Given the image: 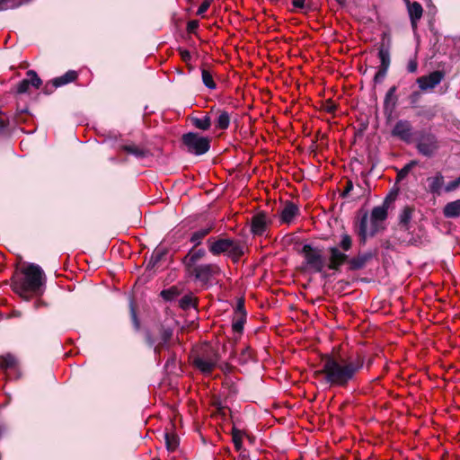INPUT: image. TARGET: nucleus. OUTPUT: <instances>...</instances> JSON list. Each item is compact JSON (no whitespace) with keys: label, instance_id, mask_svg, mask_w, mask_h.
Returning a JSON list of instances; mask_svg holds the SVG:
<instances>
[{"label":"nucleus","instance_id":"nucleus-1","mask_svg":"<svg viewBox=\"0 0 460 460\" xmlns=\"http://www.w3.org/2000/svg\"><path fill=\"white\" fill-rule=\"evenodd\" d=\"M318 358L322 362L318 376L321 375L323 382L330 387L346 388L356 380L364 366L363 357L342 358L339 347H333L331 352H318Z\"/></svg>","mask_w":460,"mask_h":460},{"label":"nucleus","instance_id":"nucleus-2","mask_svg":"<svg viewBox=\"0 0 460 460\" xmlns=\"http://www.w3.org/2000/svg\"><path fill=\"white\" fill-rule=\"evenodd\" d=\"M392 200L391 196H388L384 200L381 206L374 207L370 214V227L367 229L368 213L362 212L360 217L355 221L354 228L355 233L358 235L360 245H365L367 236L374 237L379 232L385 229V221L388 217L389 202Z\"/></svg>","mask_w":460,"mask_h":460},{"label":"nucleus","instance_id":"nucleus-3","mask_svg":"<svg viewBox=\"0 0 460 460\" xmlns=\"http://www.w3.org/2000/svg\"><path fill=\"white\" fill-rule=\"evenodd\" d=\"M329 262L328 268L330 270L340 271L341 267L347 263V270L349 271H357L364 269L375 256L373 252H358L356 256L349 258L346 253L341 252L338 247H330L329 249Z\"/></svg>","mask_w":460,"mask_h":460},{"label":"nucleus","instance_id":"nucleus-4","mask_svg":"<svg viewBox=\"0 0 460 460\" xmlns=\"http://www.w3.org/2000/svg\"><path fill=\"white\" fill-rule=\"evenodd\" d=\"M23 279L15 281L13 290L22 297L28 299L27 293H37L44 282V272L36 264H30L22 270Z\"/></svg>","mask_w":460,"mask_h":460},{"label":"nucleus","instance_id":"nucleus-5","mask_svg":"<svg viewBox=\"0 0 460 460\" xmlns=\"http://www.w3.org/2000/svg\"><path fill=\"white\" fill-rule=\"evenodd\" d=\"M438 148L439 144L435 134L425 129L419 131L416 140V149L419 154L426 157H432Z\"/></svg>","mask_w":460,"mask_h":460},{"label":"nucleus","instance_id":"nucleus-6","mask_svg":"<svg viewBox=\"0 0 460 460\" xmlns=\"http://www.w3.org/2000/svg\"><path fill=\"white\" fill-rule=\"evenodd\" d=\"M182 141L189 152L198 155L207 153L210 147L208 138L201 137L197 133L183 135Z\"/></svg>","mask_w":460,"mask_h":460},{"label":"nucleus","instance_id":"nucleus-7","mask_svg":"<svg viewBox=\"0 0 460 460\" xmlns=\"http://www.w3.org/2000/svg\"><path fill=\"white\" fill-rule=\"evenodd\" d=\"M304 261L300 266L302 273L306 277L316 272V250L310 244H304L301 251Z\"/></svg>","mask_w":460,"mask_h":460},{"label":"nucleus","instance_id":"nucleus-8","mask_svg":"<svg viewBox=\"0 0 460 460\" xmlns=\"http://www.w3.org/2000/svg\"><path fill=\"white\" fill-rule=\"evenodd\" d=\"M189 275L192 276L196 281L206 284L212 276L219 273V267L216 264H199L192 269L186 270Z\"/></svg>","mask_w":460,"mask_h":460},{"label":"nucleus","instance_id":"nucleus-9","mask_svg":"<svg viewBox=\"0 0 460 460\" xmlns=\"http://www.w3.org/2000/svg\"><path fill=\"white\" fill-rule=\"evenodd\" d=\"M172 335V331L169 328H160L155 333L147 336V342L155 348V352L166 348Z\"/></svg>","mask_w":460,"mask_h":460},{"label":"nucleus","instance_id":"nucleus-10","mask_svg":"<svg viewBox=\"0 0 460 460\" xmlns=\"http://www.w3.org/2000/svg\"><path fill=\"white\" fill-rule=\"evenodd\" d=\"M445 77V72L442 70H436L427 75H422L417 78L416 82L420 89L423 92L432 90L438 85Z\"/></svg>","mask_w":460,"mask_h":460},{"label":"nucleus","instance_id":"nucleus-11","mask_svg":"<svg viewBox=\"0 0 460 460\" xmlns=\"http://www.w3.org/2000/svg\"><path fill=\"white\" fill-rule=\"evenodd\" d=\"M412 130L413 127L411 121L399 119L394 126L391 135L405 143H410L412 138Z\"/></svg>","mask_w":460,"mask_h":460},{"label":"nucleus","instance_id":"nucleus-12","mask_svg":"<svg viewBox=\"0 0 460 460\" xmlns=\"http://www.w3.org/2000/svg\"><path fill=\"white\" fill-rule=\"evenodd\" d=\"M218 361V358L217 354H212L210 356H200L197 357L194 359V365L197 368H199L201 372L205 374H209L215 368Z\"/></svg>","mask_w":460,"mask_h":460},{"label":"nucleus","instance_id":"nucleus-13","mask_svg":"<svg viewBox=\"0 0 460 460\" xmlns=\"http://www.w3.org/2000/svg\"><path fill=\"white\" fill-rule=\"evenodd\" d=\"M206 255V251L203 248L195 249L194 247L189 251L183 258L182 262L186 270L198 266V262L202 260Z\"/></svg>","mask_w":460,"mask_h":460},{"label":"nucleus","instance_id":"nucleus-14","mask_svg":"<svg viewBox=\"0 0 460 460\" xmlns=\"http://www.w3.org/2000/svg\"><path fill=\"white\" fill-rule=\"evenodd\" d=\"M298 213L299 208L296 204L287 202L280 210L279 219L281 223L289 225L294 222Z\"/></svg>","mask_w":460,"mask_h":460},{"label":"nucleus","instance_id":"nucleus-15","mask_svg":"<svg viewBox=\"0 0 460 460\" xmlns=\"http://www.w3.org/2000/svg\"><path fill=\"white\" fill-rule=\"evenodd\" d=\"M268 227V217L263 212L257 213L252 217L251 231L253 234L261 235Z\"/></svg>","mask_w":460,"mask_h":460},{"label":"nucleus","instance_id":"nucleus-16","mask_svg":"<svg viewBox=\"0 0 460 460\" xmlns=\"http://www.w3.org/2000/svg\"><path fill=\"white\" fill-rule=\"evenodd\" d=\"M231 240L228 238H222L217 240L208 239L207 243L208 246V251L213 255H219L221 253H227V251L230 249Z\"/></svg>","mask_w":460,"mask_h":460},{"label":"nucleus","instance_id":"nucleus-17","mask_svg":"<svg viewBox=\"0 0 460 460\" xmlns=\"http://www.w3.org/2000/svg\"><path fill=\"white\" fill-rule=\"evenodd\" d=\"M397 86H391L385 93L384 100V112L391 116L395 110L398 102V96L396 95Z\"/></svg>","mask_w":460,"mask_h":460},{"label":"nucleus","instance_id":"nucleus-18","mask_svg":"<svg viewBox=\"0 0 460 460\" xmlns=\"http://www.w3.org/2000/svg\"><path fill=\"white\" fill-rule=\"evenodd\" d=\"M407 10L412 29L417 28L418 22L423 14L422 5L419 2L411 3L410 0H405Z\"/></svg>","mask_w":460,"mask_h":460},{"label":"nucleus","instance_id":"nucleus-19","mask_svg":"<svg viewBox=\"0 0 460 460\" xmlns=\"http://www.w3.org/2000/svg\"><path fill=\"white\" fill-rule=\"evenodd\" d=\"M413 208L406 206L399 215V226L403 232L410 233V222L412 217Z\"/></svg>","mask_w":460,"mask_h":460},{"label":"nucleus","instance_id":"nucleus-20","mask_svg":"<svg viewBox=\"0 0 460 460\" xmlns=\"http://www.w3.org/2000/svg\"><path fill=\"white\" fill-rule=\"evenodd\" d=\"M443 215L446 218H456L460 216V199L447 203L443 208Z\"/></svg>","mask_w":460,"mask_h":460},{"label":"nucleus","instance_id":"nucleus-21","mask_svg":"<svg viewBox=\"0 0 460 460\" xmlns=\"http://www.w3.org/2000/svg\"><path fill=\"white\" fill-rule=\"evenodd\" d=\"M378 58L380 59V67L389 69L391 64L390 47L384 42L378 47Z\"/></svg>","mask_w":460,"mask_h":460},{"label":"nucleus","instance_id":"nucleus-22","mask_svg":"<svg viewBox=\"0 0 460 460\" xmlns=\"http://www.w3.org/2000/svg\"><path fill=\"white\" fill-rule=\"evenodd\" d=\"M429 190L431 193L439 195L444 184V176L441 172H438L434 177H429Z\"/></svg>","mask_w":460,"mask_h":460},{"label":"nucleus","instance_id":"nucleus-23","mask_svg":"<svg viewBox=\"0 0 460 460\" xmlns=\"http://www.w3.org/2000/svg\"><path fill=\"white\" fill-rule=\"evenodd\" d=\"M213 226H208L200 228L197 231H195L190 239V241L194 244V247L199 245L203 239L211 232Z\"/></svg>","mask_w":460,"mask_h":460},{"label":"nucleus","instance_id":"nucleus-24","mask_svg":"<svg viewBox=\"0 0 460 460\" xmlns=\"http://www.w3.org/2000/svg\"><path fill=\"white\" fill-rule=\"evenodd\" d=\"M17 359L12 354H6L0 357V368L3 370L15 369L17 367Z\"/></svg>","mask_w":460,"mask_h":460},{"label":"nucleus","instance_id":"nucleus-25","mask_svg":"<svg viewBox=\"0 0 460 460\" xmlns=\"http://www.w3.org/2000/svg\"><path fill=\"white\" fill-rule=\"evenodd\" d=\"M77 73L75 71H68L62 76L57 77L53 80V85L55 87H59L65 85L70 82H73L76 79Z\"/></svg>","mask_w":460,"mask_h":460},{"label":"nucleus","instance_id":"nucleus-26","mask_svg":"<svg viewBox=\"0 0 460 460\" xmlns=\"http://www.w3.org/2000/svg\"><path fill=\"white\" fill-rule=\"evenodd\" d=\"M230 114L226 111H218L216 119V127L220 129H226L230 124Z\"/></svg>","mask_w":460,"mask_h":460},{"label":"nucleus","instance_id":"nucleus-27","mask_svg":"<svg viewBox=\"0 0 460 460\" xmlns=\"http://www.w3.org/2000/svg\"><path fill=\"white\" fill-rule=\"evenodd\" d=\"M201 78L205 86L209 90H215L217 88V84L214 81V74L210 70L203 67L201 69Z\"/></svg>","mask_w":460,"mask_h":460},{"label":"nucleus","instance_id":"nucleus-28","mask_svg":"<svg viewBox=\"0 0 460 460\" xmlns=\"http://www.w3.org/2000/svg\"><path fill=\"white\" fill-rule=\"evenodd\" d=\"M243 245L232 239L230 249L227 251V253L234 260H238L243 254Z\"/></svg>","mask_w":460,"mask_h":460},{"label":"nucleus","instance_id":"nucleus-29","mask_svg":"<svg viewBox=\"0 0 460 460\" xmlns=\"http://www.w3.org/2000/svg\"><path fill=\"white\" fill-rule=\"evenodd\" d=\"M336 111V104L332 102V98L326 101H318V111H325L327 113H333Z\"/></svg>","mask_w":460,"mask_h":460},{"label":"nucleus","instance_id":"nucleus-30","mask_svg":"<svg viewBox=\"0 0 460 460\" xmlns=\"http://www.w3.org/2000/svg\"><path fill=\"white\" fill-rule=\"evenodd\" d=\"M437 115V111L434 108L431 107H421L417 112V117L424 118L428 120L433 119Z\"/></svg>","mask_w":460,"mask_h":460},{"label":"nucleus","instance_id":"nucleus-31","mask_svg":"<svg viewBox=\"0 0 460 460\" xmlns=\"http://www.w3.org/2000/svg\"><path fill=\"white\" fill-rule=\"evenodd\" d=\"M418 164V161L411 160L408 164H406L398 172H397V181L403 180L411 172V170Z\"/></svg>","mask_w":460,"mask_h":460},{"label":"nucleus","instance_id":"nucleus-32","mask_svg":"<svg viewBox=\"0 0 460 460\" xmlns=\"http://www.w3.org/2000/svg\"><path fill=\"white\" fill-rule=\"evenodd\" d=\"M193 124L196 128H198L199 129L207 130L211 126V120L208 116H205L200 119H194Z\"/></svg>","mask_w":460,"mask_h":460},{"label":"nucleus","instance_id":"nucleus-33","mask_svg":"<svg viewBox=\"0 0 460 460\" xmlns=\"http://www.w3.org/2000/svg\"><path fill=\"white\" fill-rule=\"evenodd\" d=\"M165 444L168 451H174L178 445H179V439L175 435L172 434H166L165 435Z\"/></svg>","mask_w":460,"mask_h":460},{"label":"nucleus","instance_id":"nucleus-34","mask_svg":"<svg viewBox=\"0 0 460 460\" xmlns=\"http://www.w3.org/2000/svg\"><path fill=\"white\" fill-rule=\"evenodd\" d=\"M243 432L237 429L232 430V440L236 450H240L243 446Z\"/></svg>","mask_w":460,"mask_h":460},{"label":"nucleus","instance_id":"nucleus-35","mask_svg":"<svg viewBox=\"0 0 460 460\" xmlns=\"http://www.w3.org/2000/svg\"><path fill=\"white\" fill-rule=\"evenodd\" d=\"M339 245L340 248L342 249L344 252H348L349 250H350L352 246V239L350 235L348 234H342L341 240Z\"/></svg>","mask_w":460,"mask_h":460},{"label":"nucleus","instance_id":"nucleus-36","mask_svg":"<svg viewBox=\"0 0 460 460\" xmlns=\"http://www.w3.org/2000/svg\"><path fill=\"white\" fill-rule=\"evenodd\" d=\"M27 76L30 81V84H31L35 88H39L40 86L41 80L33 70H29L27 72Z\"/></svg>","mask_w":460,"mask_h":460},{"label":"nucleus","instance_id":"nucleus-37","mask_svg":"<svg viewBox=\"0 0 460 460\" xmlns=\"http://www.w3.org/2000/svg\"><path fill=\"white\" fill-rule=\"evenodd\" d=\"M421 97V93L420 91H413L408 97L411 108L416 109L419 107L418 103Z\"/></svg>","mask_w":460,"mask_h":460},{"label":"nucleus","instance_id":"nucleus-38","mask_svg":"<svg viewBox=\"0 0 460 460\" xmlns=\"http://www.w3.org/2000/svg\"><path fill=\"white\" fill-rule=\"evenodd\" d=\"M399 241L401 243H405L406 245L418 246L419 243H420V238L419 236H411L409 239L406 237H399Z\"/></svg>","mask_w":460,"mask_h":460},{"label":"nucleus","instance_id":"nucleus-39","mask_svg":"<svg viewBox=\"0 0 460 460\" xmlns=\"http://www.w3.org/2000/svg\"><path fill=\"white\" fill-rule=\"evenodd\" d=\"M387 71H388V69L379 66L378 71L376 73V75L374 76V79H373L374 83L375 84L381 83L386 76Z\"/></svg>","mask_w":460,"mask_h":460},{"label":"nucleus","instance_id":"nucleus-40","mask_svg":"<svg viewBox=\"0 0 460 460\" xmlns=\"http://www.w3.org/2000/svg\"><path fill=\"white\" fill-rule=\"evenodd\" d=\"M407 71L409 73L414 74L418 70V61H417V56L414 55L412 58H410L407 64Z\"/></svg>","mask_w":460,"mask_h":460},{"label":"nucleus","instance_id":"nucleus-41","mask_svg":"<svg viewBox=\"0 0 460 460\" xmlns=\"http://www.w3.org/2000/svg\"><path fill=\"white\" fill-rule=\"evenodd\" d=\"M213 0H204L197 11V15L203 16L208 11Z\"/></svg>","mask_w":460,"mask_h":460},{"label":"nucleus","instance_id":"nucleus-42","mask_svg":"<svg viewBox=\"0 0 460 460\" xmlns=\"http://www.w3.org/2000/svg\"><path fill=\"white\" fill-rule=\"evenodd\" d=\"M29 86H30V81L28 78L26 79H23L22 81H21L18 85H17V92L19 93H24L28 91L29 89Z\"/></svg>","mask_w":460,"mask_h":460},{"label":"nucleus","instance_id":"nucleus-43","mask_svg":"<svg viewBox=\"0 0 460 460\" xmlns=\"http://www.w3.org/2000/svg\"><path fill=\"white\" fill-rule=\"evenodd\" d=\"M328 146V139H327V137L326 135H321L320 136V132L318 131V153L320 151H322V149L323 147H327Z\"/></svg>","mask_w":460,"mask_h":460},{"label":"nucleus","instance_id":"nucleus-44","mask_svg":"<svg viewBox=\"0 0 460 460\" xmlns=\"http://www.w3.org/2000/svg\"><path fill=\"white\" fill-rule=\"evenodd\" d=\"M460 186V175L454 181H449L446 187V191H453Z\"/></svg>","mask_w":460,"mask_h":460},{"label":"nucleus","instance_id":"nucleus-45","mask_svg":"<svg viewBox=\"0 0 460 460\" xmlns=\"http://www.w3.org/2000/svg\"><path fill=\"white\" fill-rule=\"evenodd\" d=\"M353 190V182L351 180H347L343 190L341 193L342 198H346L349 193Z\"/></svg>","mask_w":460,"mask_h":460},{"label":"nucleus","instance_id":"nucleus-46","mask_svg":"<svg viewBox=\"0 0 460 460\" xmlns=\"http://www.w3.org/2000/svg\"><path fill=\"white\" fill-rule=\"evenodd\" d=\"M181 57L184 62L190 60V53L188 50H180Z\"/></svg>","mask_w":460,"mask_h":460},{"label":"nucleus","instance_id":"nucleus-47","mask_svg":"<svg viewBox=\"0 0 460 460\" xmlns=\"http://www.w3.org/2000/svg\"><path fill=\"white\" fill-rule=\"evenodd\" d=\"M199 27V22L198 21H190L188 23V31L192 32Z\"/></svg>","mask_w":460,"mask_h":460},{"label":"nucleus","instance_id":"nucleus-48","mask_svg":"<svg viewBox=\"0 0 460 460\" xmlns=\"http://www.w3.org/2000/svg\"><path fill=\"white\" fill-rule=\"evenodd\" d=\"M233 328L236 332H240L243 329V323L242 322H236L233 324Z\"/></svg>","mask_w":460,"mask_h":460},{"label":"nucleus","instance_id":"nucleus-49","mask_svg":"<svg viewBox=\"0 0 460 460\" xmlns=\"http://www.w3.org/2000/svg\"><path fill=\"white\" fill-rule=\"evenodd\" d=\"M305 0H293L292 3L293 5L296 7H302L305 4Z\"/></svg>","mask_w":460,"mask_h":460},{"label":"nucleus","instance_id":"nucleus-50","mask_svg":"<svg viewBox=\"0 0 460 460\" xmlns=\"http://www.w3.org/2000/svg\"><path fill=\"white\" fill-rule=\"evenodd\" d=\"M317 260H318V272H320L322 270V267H323V260L322 256L319 253H318Z\"/></svg>","mask_w":460,"mask_h":460},{"label":"nucleus","instance_id":"nucleus-51","mask_svg":"<svg viewBox=\"0 0 460 460\" xmlns=\"http://www.w3.org/2000/svg\"><path fill=\"white\" fill-rule=\"evenodd\" d=\"M243 356H245V358H251L252 354H251V351L249 349H246L244 351H243Z\"/></svg>","mask_w":460,"mask_h":460},{"label":"nucleus","instance_id":"nucleus-52","mask_svg":"<svg viewBox=\"0 0 460 460\" xmlns=\"http://www.w3.org/2000/svg\"><path fill=\"white\" fill-rule=\"evenodd\" d=\"M242 309H243V306H242L241 305H238V310H239V311H242Z\"/></svg>","mask_w":460,"mask_h":460},{"label":"nucleus","instance_id":"nucleus-53","mask_svg":"<svg viewBox=\"0 0 460 460\" xmlns=\"http://www.w3.org/2000/svg\"><path fill=\"white\" fill-rule=\"evenodd\" d=\"M166 293H167L166 291H163V292H162V296H166Z\"/></svg>","mask_w":460,"mask_h":460},{"label":"nucleus","instance_id":"nucleus-54","mask_svg":"<svg viewBox=\"0 0 460 460\" xmlns=\"http://www.w3.org/2000/svg\"><path fill=\"white\" fill-rule=\"evenodd\" d=\"M8 0H0V4H3V3H5L7 2Z\"/></svg>","mask_w":460,"mask_h":460},{"label":"nucleus","instance_id":"nucleus-55","mask_svg":"<svg viewBox=\"0 0 460 460\" xmlns=\"http://www.w3.org/2000/svg\"><path fill=\"white\" fill-rule=\"evenodd\" d=\"M133 317L136 318V314L134 313V310L132 309Z\"/></svg>","mask_w":460,"mask_h":460}]
</instances>
